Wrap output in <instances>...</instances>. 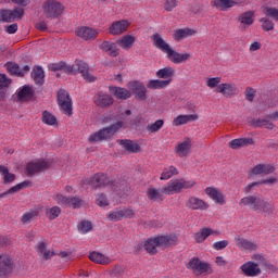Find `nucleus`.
Here are the masks:
<instances>
[{
    "label": "nucleus",
    "mask_w": 278,
    "mask_h": 278,
    "mask_svg": "<svg viewBox=\"0 0 278 278\" xmlns=\"http://www.w3.org/2000/svg\"><path fill=\"white\" fill-rule=\"evenodd\" d=\"M151 40L156 49L166 53L168 61L173 62V64H184V62H188V60H190V53H179L173 50L170 45H168L160 34L152 35Z\"/></svg>",
    "instance_id": "1"
},
{
    "label": "nucleus",
    "mask_w": 278,
    "mask_h": 278,
    "mask_svg": "<svg viewBox=\"0 0 278 278\" xmlns=\"http://www.w3.org/2000/svg\"><path fill=\"white\" fill-rule=\"evenodd\" d=\"M17 97L20 101H25V99H29V97H31V89L27 86L23 87V89L18 91Z\"/></svg>",
    "instance_id": "55"
},
{
    "label": "nucleus",
    "mask_w": 278,
    "mask_h": 278,
    "mask_svg": "<svg viewBox=\"0 0 278 278\" xmlns=\"http://www.w3.org/2000/svg\"><path fill=\"white\" fill-rule=\"evenodd\" d=\"M68 197H65L64 194L62 193H56L54 197H53V200L58 203V205H62L63 207H68Z\"/></svg>",
    "instance_id": "53"
},
{
    "label": "nucleus",
    "mask_w": 278,
    "mask_h": 278,
    "mask_svg": "<svg viewBox=\"0 0 278 278\" xmlns=\"http://www.w3.org/2000/svg\"><path fill=\"white\" fill-rule=\"evenodd\" d=\"M215 92H219V94H223L226 99H231V97L239 94L240 90L233 83H223L218 86Z\"/></svg>",
    "instance_id": "16"
},
{
    "label": "nucleus",
    "mask_w": 278,
    "mask_h": 278,
    "mask_svg": "<svg viewBox=\"0 0 278 278\" xmlns=\"http://www.w3.org/2000/svg\"><path fill=\"white\" fill-rule=\"evenodd\" d=\"M31 77L35 84L42 86V84H45V70H42V67L40 66L34 67L31 72Z\"/></svg>",
    "instance_id": "40"
},
{
    "label": "nucleus",
    "mask_w": 278,
    "mask_h": 278,
    "mask_svg": "<svg viewBox=\"0 0 278 278\" xmlns=\"http://www.w3.org/2000/svg\"><path fill=\"white\" fill-rule=\"evenodd\" d=\"M205 194H207V197L218 205H225V194H223L217 188L207 187L205 189Z\"/></svg>",
    "instance_id": "28"
},
{
    "label": "nucleus",
    "mask_w": 278,
    "mask_h": 278,
    "mask_svg": "<svg viewBox=\"0 0 278 278\" xmlns=\"http://www.w3.org/2000/svg\"><path fill=\"white\" fill-rule=\"evenodd\" d=\"M260 23H262L261 27L263 31H273L275 29V22L268 17H262Z\"/></svg>",
    "instance_id": "50"
},
{
    "label": "nucleus",
    "mask_w": 278,
    "mask_h": 278,
    "mask_svg": "<svg viewBox=\"0 0 278 278\" xmlns=\"http://www.w3.org/2000/svg\"><path fill=\"white\" fill-rule=\"evenodd\" d=\"M263 13L267 15L269 18L278 22V9L275 7H265L263 9Z\"/></svg>",
    "instance_id": "51"
},
{
    "label": "nucleus",
    "mask_w": 278,
    "mask_h": 278,
    "mask_svg": "<svg viewBox=\"0 0 278 278\" xmlns=\"http://www.w3.org/2000/svg\"><path fill=\"white\" fill-rule=\"evenodd\" d=\"M124 123L117 122L111 126L104 127L97 132H93L89 136L88 142L90 144H94L97 142H103L104 140H110L114 137V134L118 131V129H122Z\"/></svg>",
    "instance_id": "5"
},
{
    "label": "nucleus",
    "mask_w": 278,
    "mask_h": 278,
    "mask_svg": "<svg viewBox=\"0 0 278 278\" xmlns=\"http://www.w3.org/2000/svg\"><path fill=\"white\" fill-rule=\"evenodd\" d=\"M128 27H129V22L122 20V21L114 22L110 26L109 31L113 36H121V34H125V31H127Z\"/></svg>",
    "instance_id": "26"
},
{
    "label": "nucleus",
    "mask_w": 278,
    "mask_h": 278,
    "mask_svg": "<svg viewBox=\"0 0 278 278\" xmlns=\"http://www.w3.org/2000/svg\"><path fill=\"white\" fill-rule=\"evenodd\" d=\"M33 184L29 180H25L21 184H17L15 186L12 187V191L13 192H21V190H23V188H31Z\"/></svg>",
    "instance_id": "57"
},
{
    "label": "nucleus",
    "mask_w": 278,
    "mask_h": 278,
    "mask_svg": "<svg viewBox=\"0 0 278 278\" xmlns=\"http://www.w3.org/2000/svg\"><path fill=\"white\" fill-rule=\"evenodd\" d=\"M39 255H42L43 260H51L55 255L54 251L47 250V244L45 242H39L37 247Z\"/></svg>",
    "instance_id": "45"
},
{
    "label": "nucleus",
    "mask_w": 278,
    "mask_h": 278,
    "mask_svg": "<svg viewBox=\"0 0 278 278\" xmlns=\"http://www.w3.org/2000/svg\"><path fill=\"white\" fill-rule=\"evenodd\" d=\"M156 77H159V79H166L165 81H168V79L173 81V77H175V68L170 66L161 68L156 72Z\"/></svg>",
    "instance_id": "35"
},
{
    "label": "nucleus",
    "mask_w": 278,
    "mask_h": 278,
    "mask_svg": "<svg viewBox=\"0 0 278 278\" xmlns=\"http://www.w3.org/2000/svg\"><path fill=\"white\" fill-rule=\"evenodd\" d=\"M12 84V79L5 74H0V101H5V89Z\"/></svg>",
    "instance_id": "39"
},
{
    "label": "nucleus",
    "mask_w": 278,
    "mask_h": 278,
    "mask_svg": "<svg viewBox=\"0 0 278 278\" xmlns=\"http://www.w3.org/2000/svg\"><path fill=\"white\" fill-rule=\"evenodd\" d=\"M197 186V180H186L184 178L169 180L163 186V192L168 197L179 194L182 190H190Z\"/></svg>",
    "instance_id": "4"
},
{
    "label": "nucleus",
    "mask_w": 278,
    "mask_h": 278,
    "mask_svg": "<svg viewBox=\"0 0 278 278\" xmlns=\"http://www.w3.org/2000/svg\"><path fill=\"white\" fill-rule=\"evenodd\" d=\"M169 85H170V79L168 80L152 79L148 83V88L150 90H160L162 88H166Z\"/></svg>",
    "instance_id": "42"
},
{
    "label": "nucleus",
    "mask_w": 278,
    "mask_h": 278,
    "mask_svg": "<svg viewBox=\"0 0 278 278\" xmlns=\"http://www.w3.org/2000/svg\"><path fill=\"white\" fill-rule=\"evenodd\" d=\"M51 163L45 160L29 162L26 165L25 173L27 177H34L36 173H42V170H47L50 168Z\"/></svg>",
    "instance_id": "14"
},
{
    "label": "nucleus",
    "mask_w": 278,
    "mask_h": 278,
    "mask_svg": "<svg viewBox=\"0 0 278 278\" xmlns=\"http://www.w3.org/2000/svg\"><path fill=\"white\" fill-rule=\"evenodd\" d=\"M75 34L81 40H96L99 37L97 29L88 26H80L76 28Z\"/></svg>",
    "instance_id": "18"
},
{
    "label": "nucleus",
    "mask_w": 278,
    "mask_h": 278,
    "mask_svg": "<svg viewBox=\"0 0 278 278\" xmlns=\"http://www.w3.org/2000/svg\"><path fill=\"white\" fill-rule=\"evenodd\" d=\"M42 12L46 18H59L64 12L63 4L58 0H46L42 3Z\"/></svg>",
    "instance_id": "6"
},
{
    "label": "nucleus",
    "mask_w": 278,
    "mask_h": 278,
    "mask_svg": "<svg viewBox=\"0 0 278 278\" xmlns=\"http://www.w3.org/2000/svg\"><path fill=\"white\" fill-rule=\"evenodd\" d=\"M134 42H136V37H134L131 35H125L121 39L117 40V45L122 49H125L126 51L131 49V47H134Z\"/></svg>",
    "instance_id": "37"
},
{
    "label": "nucleus",
    "mask_w": 278,
    "mask_h": 278,
    "mask_svg": "<svg viewBox=\"0 0 278 278\" xmlns=\"http://www.w3.org/2000/svg\"><path fill=\"white\" fill-rule=\"evenodd\" d=\"M239 205L249 207L252 212H263V214H273L275 212L273 204L264 200L261 194L247 195L240 200Z\"/></svg>",
    "instance_id": "2"
},
{
    "label": "nucleus",
    "mask_w": 278,
    "mask_h": 278,
    "mask_svg": "<svg viewBox=\"0 0 278 278\" xmlns=\"http://www.w3.org/2000/svg\"><path fill=\"white\" fill-rule=\"evenodd\" d=\"M41 121L42 123H45V125H51V126L58 125V118L53 114H51V112L49 111L42 112Z\"/></svg>",
    "instance_id": "47"
},
{
    "label": "nucleus",
    "mask_w": 278,
    "mask_h": 278,
    "mask_svg": "<svg viewBox=\"0 0 278 278\" xmlns=\"http://www.w3.org/2000/svg\"><path fill=\"white\" fill-rule=\"evenodd\" d=\"M96 203L99 207H108L110 205V201H108V197L103 193H98L96 197Z\"/></svg>",
    "instance_id": "54"
},
{
    "label": "nucleus",
    "mask_w": 278,
    "mask_h": 278,
    "mask_svg": "<svg viewBox=\"0 0 278 278\" xmlns=\"http://www.w3.org/2000/svg\"><path fill=\"white\" fill-rule=\"evenodd\" d=\"M173 244H177V236H159L144 241V251L149 255H155L157 247H173Z\"/></svg>",
    "instance_id": "3"
},
{
    "label": "nucleus",
    "mask_w": 278,
    "mask_h": 278,
    "mask_svg": "<svg viewBox=\"0 0 278 278\" xmlns=\"http://www.w3.org/2000/svg\"><path fill=\"white\" fill-rule=\"evenodd\" d=\"M186 206L189 210H201V211L210 210V204H207V202L197 197H190L187 201Z\"/></svg>",
    "instance_id": "24"
},
{
    "label": "nucleus",
    "mask_w": 278,
    "mask_h": 278,
    "mask_svg": "<svg viewBox=\"0 0 278 278\" xmlns=\"http://www.w3.org/2000/svg\"><path fill=\"white\" fill-rule=\"evenodd\" d=\"M174 175H179V169L177 167L170 165L169 167H165L161 174V181H167V179H170V177H174Z\"/></svg>",
    "instance_id": "43"
},
{
    "label": "nucleus",
    "mask_w": 278,
    "mask_h": 278,
    "mask_svg": "<svg viewBox=\"0 0 278 278\" xmlns=\"http://www.w3.org/2000/svg\"><path fill=\"white\" fill-rule=\"evenodd\" d=\"M220 81H223V78L220 77L207 78L206 86L211 89L218 88L220 86Z\"/></svg>",
    "instance_id": "56"
},
{
    "label": "nucleus",
    "mask_w": 278,
    "mask_h": 278,
    "mask_svg": "<svg viewBox=\"0 0 278 278\" xmlns=\"http://www.w3.org/2000/svg\"><path fill=\"white\" fill-rule=\"evenodd\" d=\"M240 268L245 277H257L258 275H262V269L258 264H255L253 261L244 263Z\"/></svg>",
    "instance_id": "19"
},
{
    "label": "nucleus",
    "mask_w": 278,
    "mask_h": 278,
    "mask_svg": "<svg viewBox=\"0 0 278 278\" xmlns=\"http://www.w3.org/2000/svg\"><path fill=\"white\" fill-rule=\"evenodd\" d=\"M62 214V208L60 206H52L46 208V216L49 220H55Z\"/></svg>",
    "instance_id": "48"
},
{
    "label": "nucleus",
    "mask_w": 278,
    "mask_h": 278,
    "mask_svg": "<svg viewBox=\"0 0 278 278\" xmlns=\"http://www.w3.org/2000/svg\"><path fill=\"white\" fill-rule=\"evenodd\" d=\"M134 216H136V212L134 210L127 207H117L109 212L106 218L112 223H118V220H123V218H134Z\"/></svg>",
    "instance_id": "12"
},
{
    "label": "nucleus",
    "mask_w": 278,
    "mask_h": 278,
    "mask_svg": "<svg viewBox=\"0 0 278 278\" xmlns=\"http://www.w3.org/2000/svg\"><path fill=\"white\" fill-rule=\"evenodd\" d=\"M117 144L123 147L127 153H140V144L130 139H118Z\"/></svg>",
    "instance_id": "29"
},
{
    "label": "nucleus",
    "mask_w": 278,
    "mask_h": 278,
    "mask_svg": "<svg viewBox=\"0 0 278 278\" xmlns=\"http://www.w3.org/2000/svg\"><path fill=\"white\" fill-rule=\"evenodd\" d=\"M89 260L91 262H94V264H112V258L99 253V252H92L89 254Z\"/></svg>",
    "instance_id": "36"
},
{
    "label": "nucleus",
    "mask_w": 278,
    "mask_h": 278,
    "mask_svg": "<svg viewBox=\"0 0 278 278\" xmlns=\"http://www.w3.org/2000/svg\"><path fill=\"white\" fill-rule=\"evenodd\" d=\"M212 233H214V230H212V228H202L201 231L194 235V240L199 243L205 242V240H207V238H210Z\"/></svg>",
    "instance_id": "44"
},
{
    "label": "nucleus",
    "mask_w": 278,
    "mask_h": 278,
    "mask_svg": "<svg viewBox=\"0 0 278 278\" xmlns=\"http://www.w3.org/2000/svg\"><path fill=\"white\" fill-rule=\"evenodd\" d=\"M199 118L198 115H178L173 121V125L175 127H179L181 125H187V123H192V121H197Z\"/></svg>",
    "instance_id": "38"
},
{
    "label": "nucleus",
    "mask_w": 278,
    "mask_h": 278,
    "mask_svg": "<svg viewBox=\"0 0 278 278\" xmlns=\"http://www.w3.org/2000/svg\"><path fill=\"white\" fill-rule=\"evenodd\" d=\"M275 166L270 164H257L251 169L252 175H273Z\"/></svg>",
    "instance_id": "31"
},
{
    "label": "nucleus",
    "mask_w": 278,
    "mask_h": 278,
    "mask_svg": "<svg viewBox=\"0 0 278 278\" xmlns=\"http://www.w3.org/2000/svg\"><path fill=\"white\" fill-rule=\"evenodd\" d=\"M7 71L10 75H16L17 77H25L29 73V65H25L23 68L16 63H7Z\"/></svg>",
    "instance_id": "27"
},
{
    "label": "nucleus",
    "mask_w": 278,
    "mask_h": 278,
    "mask_svg": "<svg viewBox=\"0 0 278 278\" xmlns=\"http://www.w3.org/2000/svg\"><path fill=\"white\" fill-rule=\"evenodd\" d=\"M79 233H89L92 231V223L88 220H83L78 224Z\"/></svg>",
    "instance_id": "52"
},
{
    "label": "nucleus",
    "mask_w": 278,
    "mask_h": 278,
    "mask_svg": "<svg viewBox=\"0 0 278 278\" xmlns=\"http://www.w3.org/2000/svg\"><path fill=\"white\" fill-rule=\"evenodd\" d=\"M277 178L271 177V178H267V179H262L258 181H254L249 184L248 186L244 187V192L245 194H250V192L254 189L257 188V186H264V184H268L269 186H273V184H277Z\"/></svg>",
    "instance_id": "33"
},
{
    "label": "nucleus",
    "mask_w": 278,
    "mask_h": 278,
    "mask_svg": "<svg viewBox=\"0 0 278 278\" xmlns=\"http://www.w3.org/2000/svg\"><path fill=\"white\" fill-rule=\"evenodd\" d=\"M227 247H229L228 240L217 241V242L213 243V249L215 251H223V249H227Z\"/></svg>",
    "instance_id": "62"
},
{
    "label": "nucleus",
    "mask_w": 278,
    "mask_h": 278,
    "mask_svg": "<svg viewBox=\"0 0 278 278\" xmlns=\"http://www.w3.org/2000/svg\"><path fill=\"white\" fill-rule=\"evenodd\" d=\"M190 149H192V139L185 138L184 141H180L175 147V154L179 157H186L190 153Z\"/></svg>",
    "instance_id": "20"
},
{
    "label": "nucleus",
    "mask_w": 278,
    "mask_h": 278,
    "mask_svg": "<svg viewBox=\"0 0 278 278\" xmlns=\"http://www.w3.org/2000/svg\"><path fill=\"white\" fill-rule=\"evenodd\" d=\"M111 275L114 277H123V275H125V266L115 265L111 270Z\"/></svg>",
    "instance_id": "60"
},
{
    "label": "nucleus",
    "mask_w": 278,
    "mask_h": 278,
    "mask_svg": "<svg viewBox=\"0 0 278 278\" xmlns=\"http://www.w3.org/2000/svg\"><path fill=\"white\" fill-rule=\"evenodd\" d=\"M68 73H73L74 75L80 73L86 81L92 84V81H97V77L92 76L89 72L88 63L84 61H78L76 64L72 65L68 70Z\"/></svg>",
    "instance_id": "13"
},
{
    "label": "nucleus",
    "mask_w": 278,
    "mask_h": 278,
    "mask_svg": "<svg viewBox=\"0 0 278 278\" xmlns=\"http://www.w3.org/2000/svg\"><path fill=\"white\" fill-rule=\"evenodd\" d=\"M36 216H38V213H36V211H31L24 214L21 220L24 225H27V223H31V218H36Z\"/></svg>",
    "instance_id": "59"
},
{
    "label": "nucleus",
    "mask_w": 278,
    "mask_h": 278,
    "mask_svg": "<svg viewBox=\"0 0 278 278\" xmlns=\"http://www.w3.org/2000/svg\"><path fill=\"white\" fill-rule=\"evenodd\" d=\"M68 207H74V210H77V207H81V199L79 197H72L68 199Z\"/></svg>",
    "instance_id": "58"
},
{
    "label": "nucleus",
    "mask_w": 278,
    "mask_h": 278,
    "mask_svg": "<svg viewBox=\"0 0 278 278\" xmlns=\"http://www.w3.org/2000/svg\"><path fill=\"white\" fill-rule=\"evenodd\" d=\"M88 184L91 186V188H94L96 190L97 188H105L106 186H110L112 190H118V188H121V184L108 178V175L105 174L93 175L88 180Z\"/></svg>",
    "instance_id": "9"
},
{
    "label": "nucleus",
    "mask_w": 278,
    "mask_h": 278,
    "mask_svg": "<svg viewBox=\"0 0 278 278\" xmlns=\"http://www.w3.org/2000/svg\"><path fill=\"white\" fill-rule=\"evenodd\" d=\"M266 123H268V119H262V118H257V119H252L251 121V125L252 127H266Z\"/></svg>",
    "instance_id": "64"
},
{
    "label": "nucleus",
    "mask_w": 278,
    "mask_h": 278,
    "mask_svg": "<svg viewBox=\"0 0 278 278\" xmlns=\"http://www.w3.org/2000/svg\"><path fill=\"white\" fill-rule=\"evenodd\" d=\"M113 94L116 99H130L131 98V91L122 88V87H115L113 88Z\"/></svg>",
    "instance_id": "46"
},
{
    "label": "nucleus",
    "mask_w": 278,
    "mask_h": 278,
    "mask_svg": "<svg viewBox=\"0 0 278 278\" xmlns=\"http://www.w3.org/2000/svg\"><path fill=\"white\" fill-rule=\"evenodd\" d=\"M93 103L97 108H101V110H108V108H112L114 105V98L112 94L103 91H99L93 96Z\"/></svg>",
    "instance_id": "15"
},
{
    "label": "nucleus",
    "mask_w": 278,
    "mask_h": 278,
    "mask_svg": "<svg viewBox=\"0 0 278 278\" xmlns=\"http://www.w3.org/2000/svg\"><path fill=\"white\" fill-rule=\"evenodd\" d=\"M197 30L186 27V28H178L173 31V39L176 42H181L185 38H190V36H194Z\"/></svg>",
    "instance_id": "25"
},
{
    "label": "nucleus",
    "mask_w": 278,
    "mask_h": 278,
    "mask_svg": "<svg viewBox=\"0 0 278 278\" xmlns=\"http://www.w3.org/2000/svg\"><path fill=\"white\" fill-rule=\"evenodd\" d=\"M244 96H245L247 101L252 102L253 99H255V89L248 87L244 91Z\"/></svg>",
    "instance_id": "63"
},
{
    "label": "nucleus",
    "mask_w": 278,
    "mask_h": 278,
    "mask_svg": "<svg viewBox=\"0 0 278 278\" xmlns=\"http://www.w3.org/2000/svg\"><path fill=\"white\" fill-rule=\"evenodd\" d=\"M188 270H192L193 275L197 277L201 275H212L214 269H212V265L207 262L201 261L199 257H192L187 264Z\"/></svg>",
    "instance_id": "7"
},
{
    "label": "nucleus",
    "mask_w": 278,
    "mask_h": 278,
    "mask_svg": "<svg viewBox=\"0 0 278 278\" xmlns=\"http://www.w3.org/2000/svg\"><path fill=\"white\" fill-rule=\"evenodd\" d=\"M236 245L238 247V249H240V251H249L250 253L252 251H257V243L244 239L242 237H237L235 239Z\"/></svg>",
    "instance_id": "23"
},
{
    "label": "nucleus",
    "mask_w": 278,
    "mask_h": 278,
    "mask_svg": "<svg viewBox=\"0 0 278 278\" xmlns=\"http://www.w3.org/2000/svg\"><path fill=\"white\" fill-rule=\"evenodd\" d=\"M177 5H178L177 0H165L164 9L166 10V12H173V10L177 8Z\"/></svg>",
    "instance_id": "61"
},
{
    "label": "nucleus",
    "mask_w": 278,
    "mask_h": 278,
    "mask_svg": "<svg viewBox=\"0 0 278 278\" xmlns=\"http://www.w3.org/2000/svg\"><path fill=\"white\" fill-rule=\"evenodd\" d=\"M58 105L66 116H73V99L68 91L64 89L58 91Z\"/></svg>",
    "instance_id": "10"
},
{
    "label": "nucleus",
    "mask_w": 278,
    "mask_h": 278,
    "mask_svg": "<svg viewBox=\"0 0 278 278\" xmlns=\"http://www.w3.org/2000/svg\"><path fill=\"white\" fill-rule=\"evenodd\" d=\"M128 88L134 92L138 101H147V87L140 81H130Z\"/></svg>",
    "instance_id": "17"
},
{
    "label": "nucleus",
    "mask_w": 278,
    "mask_h": 278,
    "mask_svg": "<svg viewBox=\"0 0 278 278\" xmlns=\"http://www.w3.org/2000/svg\"><path fill=\"white\" fill-rule=\"evenodd\" d=\"M242 2L239 0H212V8H216L217 10H222L223 12L236 8V5H241Z\"/></svg>",
    "instance_id": "21"
},
{
    "label": "nucleus",
    "mask_w": 278,
    "mask_h": 278,
    "mask_svg": "<svg viewBox=\"0 0 278 278\" xmlns=\"http://www.w3.org/2000/svg\"><path fill=\"white\" fill-rule=\"evenodd\" d=\"M16 269V262L14 257L8 253L0 254V278L12 277V274Z\"/></svg>",
    "instance_id": "8"
},
{
    "label": "nucleus",
    "mask_w": 278,
    "mask_h": 278,
    "mask_svg": "<svg viewBox=\"0 0 278 278\" xmlns=\"http://www.w3.org/2000/svg\"><path fill=\"white\" fill-rule=\"evenodd\" d=\"M251 144H255V141L253 140V138H238L229 141L228 143L229 148L233 150L242 149Z\"/></svg>",
    "instance_id": "30"
},
{
    "label": "nucleus",
    "mask_w": 278,
    "mask_h": 278,
    "mask_svg": "<svg viewBox=\"0 0 278 278\" xmlns=\"http://www.w3.org/2000/svg\"><path fill=\"white\" fill-rule=\"evenodd\" d=\"M25 15V10L22 8H15L14 10L2 9L0 10V23H14V21H21Z\"/></svg>",
    "instance_id": "11"
},
{
    "label": "nucleus",
    "mask_w": 278,
    "mask_h": 278,
    "mask_svg": "<svg viewBox=\"0 0 278 278\" xmlns=\"http://www.w3.org/2000/svg\"><path fill=\"white\" fill-rule=\"evenodd\" d=\"M0 175L2 176L3 184H12L16 179V175L10 173L7 166L0 165Z\"/></svg>",
    "instance_id": "41"
},
{
    "label": "nucleus",
    "mask_w": 278,
    "mask_h": 278,
    "mask_svg": "<svg viewBox=\"0 0 278 278\" xmlns=\"http://www.w3.org/2000/svg\"><path fill=\"white\" fill-rule=\"evenodd\" d=\"M162 127H164V119H157L154 123L149 124L146 129L149 134H157Z\"/></svg>",
    "instance_id": "49"
},
{
    "label": "nucleus",
    "mask_w": 278,
    "mask_h": 278,
    "mask_svg": "<svg viewBox=\"0 0 278 278\" xmlns=\"http://www.w3.org/2000/svg\"><path fill=\"white\" fill-rule=\"evenodd\" d=\"M239 23H241L243 29H247V27H251L253 23H255V12L253 11H248L242 13L238 17Z\"/></svg>",
    "instance_id": "32"
},
{
    "label": "nucleus",
    "mask_w": 278,
    "mask_h": 278,
    "mask_svg": "<svg viewBox=\"0 0 278 278\" xmlns=\"http://www.w3.org/2000/svg\"><path fill=\"white\" fill-rule=\"evenodd\" d=\"M99 48L106 53V55H110V58H118L121 54V49L112 41H103Z\"/></svg>",
    "instance_id": "22"
},
{
    "label": "nucleus",
    "mask_w": 278,
    "mask_h": 278,
    "mask_svg": "<svg viewBox=\"0 0 278 278\" xmlns=\"http://www.w3.org/2000/svg\"><path fill=\"white\" fill-rule=\"evenodd\" d=\"M163 190L164 187L162 188V190L150 187L147 190V197L149 201H164V194L166 193Z\"/></svg>",
    "instance_id": "34"
}]
</instances>
